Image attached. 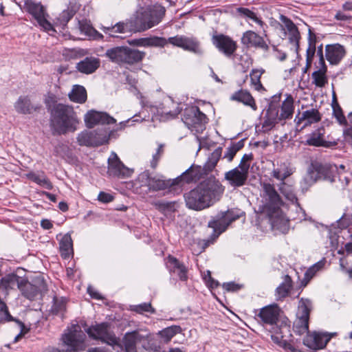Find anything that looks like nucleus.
Instances as JSON below:
<instances>
[{"label":"nucleus","instance_id":"obj_38","mask_svg":"<svg viewBox=\"0 0 352 352\" xmlns=\"http://www.w3.org/2000/svg\"><path fill=\"white\" fill-rule=\"evenodd\" d=\"M294 100L289 96L283 102L280 107V113L278 112V118L281 120H285L292 118L294 113Z\"/></svg>","mask_w":352,"mask_h":352},{"label":"nucleus","instance_id":"obj_53","mask_svg":"<svg viewBox=\"0 0 352 352\" xmlns=\"http://www.w3.org/2000/svg\"><path fill=\"white\" fill-rule=\"evenodd\" d=\"M326 71L316 70L311 74L313 83L318 87H323L327 83Z\"/></svg>","mask_w":352,"mask_h":352},{"label":"nucleus","instance_id":"obj_32","mask_svg":"<svg viewBox=\"0 0 352 352\" xmlns=\"http://www.w3.org/2000/svg\"><path fill=\"white\" fill-rule=\"evenodd\" d=\"M100 59L94 56L85 58L76 64V69L80 73L91 74L100 67Z\"/></svg>","mask_w":352,"mask_h":352},{"label":"nucleus","instance_id":"obj_64","mask_svg":"<svg viewBox=\"0 0 352 352\" xmlns=\"http://www.w3.org/2000/svg\"><path fill=\"white\" fill-rule=\"evenodd\" d=\"M316 50L307 48L306 51V62H307V67H310L312 64L313 58L315 56Z\"/></svg>","mask_w":352,"mask_h":352},{"label":"nucleus","instance_id":"obj_29","mask_svg":"<svg viewBox=\"0 0 352 352\" xmlns=\"http://www.w3.org/2000/svg\"><path fill=\"white\" fill-rule=\"evenodd\" d=\"M295 168L289 161L278 162L277 167H274L271 176L277 180H285L295 172Z\"/></svg>","mask_w":352,"mask_h":352},{"label":"nucleus","instance_id":"obj_52","mask_svg":"<svg viewBox=\"0 0 352 352\" xmlns=\"http://www.w3.org/2000/svg\"><path fill=\"white\" fill-rule=\"evenodd\" d=\"M332 108H333V115L338 122L340 124L345 125L347 123V121L345 118V116H344L342 113V110L338 103L337 102L336 98L335 95L333 94V103H332Z\"/></svg>","mask_w":352,"mask_h":352},{"label":"nucleus","instance_id":"obj_31","mask_svg":"<svg viewBox=\"0 0 352 352\" xmlns=\"http://www.w3.org/2000/svg\"><path fill=\"white\" fill-rule=\"evenodd\" d=\"M24 277L19 276L16 273H10L3 276L0 280V289L8 292L18 288L23 281Z\"/></svg>","mask_w":352,"mask_h":352},{"label":"nucleus","instance_id":"obj_7","mask_svg":"<svg viewBox=\"0 0 352 352\" xmlns=\"http://www.w3.org/2000/svg\"><path fill=\"white\" fill-rule=\"evenodd\" d=\"M109 137V129L102 126L94 131H82L77 136V142L80 146L95 147L107 144Z\"/></svg>","mask_w":352,"mask_h":352},{"label":"nucleus","instance_id":"obj_20","mask_svg":"<svg viewBox=\"0 0 352 352\" xmlns=\"http://www.w3.org/2000/svg\"><path fill=\"white\" fill-rule=\"evenodd\" d=\"M204 176V171L201 166L192 164L181 175L175 178L177 186H182L184 184H190L199 180Z\"/></svg>","mask_w":352,"mask_h":352},{"label":"nucleus","instance_id":"obj_12","mask_svg":"<svg viewBox=\"0 0 352 352\" xmlns=\"http://www.w3.org/2000/svg\"><path fill=\"white\" fill-rule=\"evenodd\" d=\"M109 327L107 322H102L89 327L87 333L93 339L100 340L110 346H120L118 340L113 333L109 331Z\"/></svg>","mask_w":352,"mask_h":352},{"label":"nucleus","instance_id":"obj_43","mask_svg":"<svg viewBox=\"0 0 352 352\" xmlns=\"http://www.w3.org/2000/svg\"><path fill=\"white\" fill-rule=\"evenodd\" d=\"M222 153V148L219 147L216 148L210 155L208 160L205 163L204 166H201L204 171V175L211 172L217 166Z\"/></svg>","mask_w":352,"mask_h":352},{"label":"nucleus","instance_id":"obj_28","mask_svg":"<svg viewBox=\"0 0 352 352\" xmlns=\"http://www.w3.org/2000/svg\"><path fill=\"white\" fill-rule=\"evenodd\" d=\"M167 41L168 43L190 52H197L199 50V43L197 41L184 36L177 35L169 37Z\"/></svg>","mask_w":352,"mask_h":352},{"label":"nucleus","instance_id":"obj_23","mask_svg":"<svg viewBox=\"0 0 352 352\" xmlns=\"http://www.w3.org/2000/svg\"><path fill=\"white\" fill-rule=\"evenodd\" d=\"M241 43L248 47L258 48L265 52L269 50V45L263 37L252 30H248L243 33Z\"/></svg>","mask_w":352,"mask_h":352},{"label":"nucleus","instance_id":"obj_9","mask_svg":"<svg viewBox=\"0 0 352 352\" xmlns=\"http://www.w3.org/2000/svg\"><path fill=\"white\" fill-rule=\"evenodd\" d=\"M310 306L311 302L308 299L301 298L299 301L296 318L293 324L294 332L298 335L309 332Z\"/></svg>","mask_w":352,"mask_h":352},{"label":"nucleus","instance_id":"obj_57","mask_svg":"<svg viewBox=\"0 0 352 352\" xmlns=\"http://www.w3.org/2000/svg\"><path fill=\"white\" fill-rule=\"evenodd\" d=\"M252 159H253V155L252 153L244 154L241 160V162H240L238 167L249 172V168H250V166L249 164V162H250Z\"/></svg>","mask_w":352,"mask_h":352},{"label":"nucleus","instance_id":"obj_48","mask_svg":"<svg viewBox=\"0 0 352 352\" xmlns=\"http://www.w3.org/2000/svg\"><path fill=\"white\" fill-rule=\"evenodd\" d=\"M236 12L241 17H243L246 19L252 20V21L259 25L261 28H263L265 23L256 16V13H254L250 9L247 8L239 7L236 8Z\"/></svg>","mask_w":352,"mask_h":352},{"label":"nucleus","instance_id":"obj_26","mask_svg":"<svg viewBox=\"0 0 352 352\" xmlns=\"http://www.w3.org/2000/svg\"><path fill=\"white\" fill-rule=\"evenodd\" d=\"M149 336V333L141 334L139 330L126 333L123 338L126 352H136L137 343L147 340Z\"/></svg>","mask_w":352,"mask_h":352},{"label":"nucleus","instance_id":"obj_54","mask_svg":"<svg viewBox=\"0 0 352 352\" xmlns=\"http://www.w3.org/2000/svg\"><path fill=\"white\" fill-rule=\"evenodd\" d=\"M73 16L74 13L72 11L65 10L60 13L58 16L56 18V24H58L63 28L70 21Z\"/></svg>","mask_w":352,"mask_h":352},{"label":"nucleus","instance_id":"obj_11","mask_svg":"<svg viewBox=\"0 0 352 352\" xmlns=\"http://www.w3.org/2000/svg\"><path fill=\"white\" fill-rule=\"evenodd\" d=\"M27 12L36 21L39 26L46 32H55L52 23L47 19L48 14L45 7L41 3L28 0L25 3Z\"/></svg>","mask_w":352,"mask_h":352},{"label":"nucleus","instance_id":"obj_10","mask_svg":"<svg viewBox=\"0 0 352 352\" xmlns=\"http://www.w3.org/2000/svg\"><path fill=\"white\" fill-rule=\"evenodd\" d=\"M239 218V215L236 214L232 210L221 211L208 222V227L212 228L214 237L218 238L233 221Z\"/></svg>","mask_w":352,"mask_h":352},{"label":"nucleus","instance_id":"obj_2","mask_svg":"<svg viewBox=\"0 0 352 352\" xmlns=\"http://www.w3.org/2000/svg\"><path fill=\"white\" fill-rule=\"evenodd\" d=\"M279 315L280 309L278 305H270L259 309L256 314V319L263 325L272 326L270 333L273 342L281 347L287 348L290 346L292 337L290 326L283 322L278 325Z\"/></svg>","mask_w":352,"mask_h":352},{"label":"nucleus","instance_id":"obj_6","mask_svg":"<svg viewBox=\"0 0 352 352\" xmlns=\"http://www.w3.org/2000/svg\"><path fill=\"white\" fill-rule=\"evenodd\" d=\"M86 336L78 326L74 327L68 333L63 336V341L67 346V349L60 350L56 348H49L45 352H78L85 349Z\"/></svg>","mask_w":352,"mask_h":352},{"label":"nucleus","instance_id":"obj_46","mask_svg":"<svg viewBox=\"0 0 352 352\" xmlns=\"http://www.w3.org/2000/svg\"><path fill=\"white\" fill-rule=\"evenodd\" d=\"M326 141L324 140V129H318L307 136L306 144L314 146H324Z\"/></svg>","mask_w":352,"mask_h":352},{"label":"nucleus","instance_id":"obj_47","mask_svg":"<svg viewBox=\"0 0 352 352\" xmlns=\"http://www.w3.org/2000/svg\"><path fill=\"white\" fill-rule=\"evenodd\" d=\"M28 177L32 182L37 184L45 187V188L50 190L52 188V184L48 178L46 177L44 173H30L28 175Z\"/></svg>","mask_w":352,"mask_h":352},{"label":"nucleus","instance_id":"obj_1","mask_svg":"<svg viewBox=\"0 0 352 352\" xmlns=\"http://www.w3.org/2000/svg\"><path fill=\"white\" fill-rule=\"evenodd\" d=\"M224 190L225 187L218 179L214 177H208L185 193L186 205L190 209L202 210L218 201Z\"/></svg>","mask_w":352,"mask_h":352},{"label":"nucleus","instance_id":"obj_18","mask_svg":"<svg viewBox=\"0 0 352 352\" xmlns=\"http://www.w3.org/2000/svg\"><path fill=\"white\" fill-rule=\"evenodd\" d=\"M212 41L218 50L227 57L232 56L236 50V42L228 36L224 34L214 35Z\"/></svg>","mask_w":352,"mask_h":352},{"label":"nucleus","instance_id":"obj_33","mask_svg":"<svg viewBox=\"0 0 352 352\" xmlns=\"http://www.w3.org/2000/svg\"><path fill=\"white\" fill-rule=\"evenodd\" d=\"M15 111L21 114H31L36 111L39 107L34 105L29 96H21L14 104Z\"/></svg>","mask_w":352,"mask_h":352},{"label":"nucleus","instance_id":"obj_36","mask_svg":"<svg viewBox=\"0 0 352 352\" xmlns=\"http://www.w3.org/2000/svg\"><path fill=\"white\" fill-rule=\"evenodd\" d=\"M78 28L81 34L94 40H102L103 35L94 29L90 21L82 20L78 21Z\"/></svg>","mask_w":352,"mask_h":352},{"label":"nucleus","instance_id":"obj_5","mask_svg":"<svg viewBox=\"0 0 352 352\" xmlns=\"http://www.w3.org/2000/svg\"><path fill=\"white\" fill-rule=\"evenodd\" d=\"M105 56L112 62L118 64L133 65L141 61L145 53L126 46H120L108 49Z\"/></svg>","mask_w":352,"mask_h":352},{"label":"nucleus","instance_id":"obj_19","mask_svg":"<svg viewBox=\"0 0 352 352\" xmlns=\"http://www.w3.org/2000/svg\"><path fill=\"white\" fill-rule=\"evenodd\" d=\"M85 122L88 128H93L96 124H113L116 120L106 112L89 111L85 116Z\"/></svg>","mask_w":352,"mask_h":352},{"label":"nucleus","instance_id":"obj_30","mask_svg":"<svg viewBox=\"0 0 352 352\" xmlns=\"http://www.w3.org/2000/svg\"><path fill=\"white\" fill-rule=\"evenodd\" d=\"M279 19L289 32V42L295 45L296 50L298 52L300 47L299 41L300 35L297 26L290 19L283 14H280Z\"/></svg>","mask_w":352,"mask_h":352},{"label":"nucleus","instance_id":"obj_61","mask_svg":"<svg viewBox=\"0 0 352 352\" xmlns=\"http://www.w3.org/2000/svg\"><path fill=\"white\" fill-rule=\"evenodd\" d=\"M176 107L173 110H170L168 111H164L163 113L166 116L168 119H172L175 118L178 114H179L182 111V108L179 107V104H174Z\"/></svg>","mask_w":352,"mask_h":352},{"label":"nucleus","instance_id":"obj_22","mask_svg":"<svg viewBox=\"0 0 352 352\" xmlns=\"http://www.w3.org/2000/svg\"><path fill=\"white\" fill-rule=\"evenodd\" d=\"M127 21L131 32H142L153 27L146 11L137 13Z\"/></svg>","mask_w":352,"mask_h":352},{"label":"nucleus","instance_id":"obj_4","mask_svg":"<svg viewBox=\"0 0 352 352\" xmlns=\"http://www.w3.org/2000/svg\"><path fill=\"white\" fill-rule=\"evenodd\" d=\"M263 209L274 223L273 219H278L282 216L281 207L284 201L276 190L273 183L264 182L261 184Z\"/></svg>","mask_w":352,"mask_h":352},{"label":"nucleus","instance_id":"obj_59","mask_svg":"<svg viewBox=\"0 0 352 352\" xmlns=\"http://www.w3.org/2000/svg\"><path fill=\"white\" fill-rule=\"evenodd\" d=\"M163 152V145L160 144L158 148H157L156 153L153 155V159L151 161V166L153 168H155L157 167L158 161L160 160Z\"/></svg>","mask_w":352,"mask_h":352},{"label":"nucleus","instance_id":"obj_63","mask_svg":"<svg viewBox=\"0 0 352 352\" xmlns=\"http://www.w3.org/2000/svg\"><path fill=\"white\" fill-rule=\"evenodd\" d=\"M348 118L351 126L344 131V135L347 142L352 143V113L349 115Z\"/></svg>","mask_w":352,"mask_h":352},{"label":"nucleus","instance_id":"obj_25","mask_svg":"<svg viewBox=\"0 0 352 352\" xmlns=\"http://www.w3.org/2000/svg\"><path fill=\"white\" fill-rule=\"evenodd\" d=\"M280 96H274L273 100L269 104L268 109L266 112L265 120L263 123V128L265 130L272 129L278 121V109L276 104V100H279Z\"/></svg>","mask_w":352,"mask_h":352},{"label":"nucleus","instance_id":"obj_14","mask_svg":"<svg viewBox=\"0 0 352 352\" xmlns=\"http://www.w3.org/2000/svg\"><path fill=\"white\" fill-rule=\"evenodd\" d=\"M206 116L197 106L186 107L182 118L183 122L188 129H195L197 131L206 122Z\"/></svg>","mask_w":352,"mask_h":352},{"label":"nucleus","instance_id":"obj_49","mask_svg":"<svg viewBox=\"0 0 352 352\" xmlns=\"http://www.w3.org/2000/svg\"><path fill=\"white\" fill-rule=\"evenodd\" d=\"M181 332L182 328L180 326L172 325L163 329L159 331L158 334L164 340V342H168L175 335Z\"/></svg>","mask_w":352,"mask_h":352},{"label":"nucleus","instance_id":"obj_15","mask_svg":"<svg viewBox=\"0 0 352 352\" xmlns=\"http://www.w3.org/2000/svg\"><path fill=\"white\" fill-rule=\"evenodd\" d=\"M309 167L316 176L317 182L325 180L333 183L336 180V173L338 172V166L336 164H321L315 162H312Z\"/></svg>","mask_w":352,"mask_h":352},{"label":"nucleus","instance_id":"obj_42","mask_svg":"<svg viewBox=\"0 0 352 352\" xmlns=\"http://www.w3.org/2000/svg\"><path fill=\"white\" fill-rule=\"evenodd\" d=\"M167 260L170 267V270L175 271L177 270L178 271L179 279L182 281L186 280L188 278L187 270L184 264L172 256H168Z\"/></svg>","mask_w":352,"mask_h":352},{"label":"nucleus","instance_id":"obj_13","mask_svg":"<svg viewBox=\"0 0 352 352\" xmlns=\"http://www.w3.org/2000/svg\"><path fill=\"white\" fill-rule=\"evenodd\" d=\"M23 296L30 300H35L38 295H42L47 290V285L43 278L38 277L34 280V283H30L25 278L19 288Z\"/></svg>","mask_w":352,"mask_h":352},{"label":"nucleus","instance_id":"obj_44","mask_svg":"<svg viewBox=\"0 0 352 352\" xmlns=\"http://www.w3.org/2000/svg\"><path fill=\"white\" fill-rule=\"evenodd\" d=\"M69 99L77 103H84L87 100V91L84 87L76 85L69 94Z\"/></svg>","mask_w":352,"mask_h":352},{"label":"nucleus","instance_id":"obj_8","mask_svg":"<svg viewBox=\"0 0 352 352\" xmlns=\"http://www.w3.org/2000/svg\"><path fill=\"white\" fill-rule=\"evenodd\" d=\"M138 179L152 191H160L167 188L171 190H175V186H177L175 178L173 179H166L163 176H152L148 170L142 173L139 175Z\"/></svg>","mask_w":352,"mask_h":352},{"label":"nucleus","instance_id":"obj_27","mask_svg":"<svg viewBox=\"0 0 352 352\" xmlns=\"http://www.w3.org/2000/svg\"><path fill=\"white\" fill-rule=\"evenodd\" d=\"M346 54L344 46L339 43L327 45L325 57L331 65H338Z\"/></svg>","mask_w":352,"mask_h":352},{"label":"nucleus","instance_id":"obj_55","mask_svg":"<svg viewBox=\"0 0 352 352\" xmlns=\"http://www.w3.org/2000/svg\"><path fill=\"white\" fill-rule=\"evenodd\" d=\"M132 310L138 314H143L144 312L154 314L155 312V309L152 307L150 302H144L140 305H134L132 308Z\"/></svg>","mask_w":352,"mask_h":352},{"label":"nucleus","instance_id":"obj_51","mask_svg":"<svg viewBox=\"0 0 352 352\" xmlns=\"http://www.w3.org/2000/svg\"><path fill=\"white\" fill-rule=\"evenodd\" d=\"M317 182L316 176L309 166L306 175L300 182V186L302 190H307L311 186Z\"/></svg>","mask_w":352,"mask_h":352},{"label":"nucleus","instance_id":"obj_3","mask_svg":"<svg viewBox=\"0 0 352 352\" xmlns=\"http://www.w3.org/2000/svg\"><path fill=\"white\" fill-rule=\"evenodd\" d=\"M79 123L77 115L72 107L58 103L50 111V127L53 134L62 135L74 132Z\"/></svg>","mask_w":352,"mask_h":352},{"label":"nucleus","instance_id":"obj_24","mask_svg":"<svg viewBox=\"0 0 352 352\" xmlns=\"http://www.w3.org/2000/svg\"><path fill=\"white\" fill-rule=\"evenodd\" d=\"M248 171L236 166L226 172L224 178L232 187H241L245 184L248 177Z\"/></svg>","mask_w":352,"mask_h":352},{"label":"nucleus","instance_id":"obj_56","mask_svg":"<svg viewBox=\"0 0 352 352\" xmlns=\"http://www.w3.org/2000/svg\"><path fill=\"white\" fill-rule=\"evenodd\" d=\"M148 46L164 47L168 44L167 39L163 37L155 36L147 38Z\"/></svg>","mask_w":352,"mask_h":352},{"label":"nucleus","instance_id":"obj_62","mask_svg":"<svg viewBox=\"0 0 352 352\" xmlns=\"http://www.w3.org/2000/svg\"><path fill=\"white\" fill-rule=\"evenodd\" d=\"M317 37L316 35L311 32V29H309V35H308V47L311 49L316 50V43H317Z\"/></svg>","mask_w":352,"mask_h":352},{"label":"nucleus","instance_id":"obj_16","mask_svg":"<svg viewBox=\"0 0 352 352\" xmlns=\"http://www.w3.org/2000/svg\"><path fill=\"white\" fill-rule=\"evenodd\" d=\"M107 173L109 176L118 178H126L131 177L133 173V170L125 166L120 161L117 154L112 152L108 159Z\"/></svg>","mask_w":352,"mask_h":352},{"label":"nucleus","instance_id":"obj_39","mask_svg":"<svg viewBox=\"0 0 352 352\" xmlns=\"http://www.w3.org/2000/svg\"><path fill=\"white\" fill-rule=\"evenodd\" d=\"M59 248L60 255L63 258H68L73 254V242L69 233L63 236L59 242Z\"/></svg>","mask_w":352,"mask_h":352},{"label":"nucleus","instance_id":"obj_34","mask_svg":"<svg viewBox=\"0 0 352 352\" xmlns=\"http://www.w3.org/2000/svg\"><path fill=\"white\" fill-rule=\"evenodd\" d=\"M278 181V183L276 186L279 192L285 197L286 199L299 206L294 184L289 183L286 179Z\"/></svg>","mask_w":352,"mask_h":352},{"label":"nucleus","instance_id":"obj_45","mask_svg":"<svg viewBox=\"0 0 352 352\" xmlns=\"http://www.w3.org/2000/svg\"><path fill=\"white\" fill-rule=\"evenodd\" d=\"M53 305L51 308V311L55 315L63 316L66 311L67 299L63 296H54L53 297Z\"/></svg>","mask_w":352,"mask_h":352},{"label":"nucleus","instance_id":"obj_41","mask_svg":"<svg viewBox=\"0 0 352 352\" xmlns=\"http://www.w3.org/2000/svg\"><path fill=\"white\" fill-rule=\"evenodd\" d=\"M292 288V280L289 275L284 276V280L282 283L276 289V296L277 300H283L289 294Z\"/></svg>","mask_w":352,"mask_h":352},{"label":"nucleus","instance_id":"obj_17","mask_svg":"<svg viewBox=\"0 0 352 352\" xmlns=\"http://www.w3.org/2000/svg\"><path fill=\"white\" fill-rule=\"evenodd\" d=\"M331 338V336L327 333L313 331L307 333L303 339V344L313 350H318L324 348Z\"/></svg>","mask_w":352,"mask_h":352},{"label":"nucleus","instance_id":"obj_21","mask_svg":"<svg viewBox=\"0 0 352 352\" xmlns=\"http://www.w3.org/2000/svg\"><path fill=\"white\" fill-rule=\"evenodd\" d=\"M321 119L320 114L318 109L311 108L302 111L301 116L300 113L296 117L295 122L297 129L302 130L311 124L319 122Z\"/></svg>","mask_w":352,"mask_h":352},{"label":"nucleus","instance_id":"obj_50","mask_svg":"<svg viewBox=\"0 0 352 352\" xmlns=\"http://www.w3.org/2000/svg\"><path fill=\"white\" fill-rule=\"evenodd\" d=\"M264 72L265 70L263 69H253L250 74L251 84L254 86V89L258 91L265 90L261 82V77Z\"/></svg>","mask_w":352,"mask_h":352},{"label":"nucleus","instance_id":"obj_60","mask_svg":"<svg viewBox=\"0 0 352 352\" xmlns=\"http://www.w3.org/2000/svg\"><path fill=\"white\" fill-rule=\"evenodd\" d=\"M242 287V285L235 283L234 282L224 283L223 288L227 292H236Z\"/></svg>","mask_w":352,"mask_h":352},{"label":"nucleus","instance_id":"obj_40","mask_svg":"<svg viewBox=\"0 0 352 352\" xmlns=\"http://www.w3.org/2000/svg\"><path fill=\"white\" fill-rule=\"evenodd\" d=\"M152 23L151 25H156L160 23L165 15L166 9L160 4H155L149 10H146Z\"/></svg>","mask_w":352,"mask_h":352},{"label":"nucleus","instance_id":"obj_35","mask_svg":"<svg viewBox=\"0 0 352 352\" xmlns=\"http://www.w3.org/2000/svg\"><path fill=\"white\" fill-rule=\"evenodd\" d=\"M105 34H108L110 37L113 38H122L118 35V34L131 33L128 21L118 22L112 26H102L100 28Z\"/></svg>","mask_w":352,"mask_h":352},{"label":"nucleus","instance_id":"obj_58","mask_svg":"<svg viewBox=\"0 0 352 352\" xmlns=\"http://www.w3.org/2000/svg\"><path fill=\"white\" fill-rule=\"evenodd\" d=\"M175 202L169 201H158L155 203V206L160 210L174 212L175 210Z\"/></svg>","mask_w":352,"mask_h":352},{"label":"nucleus","instance_id":"obj_37","mask_svg":"<svg viewBox=\"0 0 352 352\" xmlns=\"http://www.w3.org/2000/svg\"><path fill=\"white\" fill-rule=\"evenodd\" d=\"M231 99L243 103L246 106L250 107L254 111L257 109L254 99L250 93L246 90H240L235 92Z\"/></svg>","mask_w":352,"mask_h":352}]
</instances>
